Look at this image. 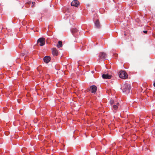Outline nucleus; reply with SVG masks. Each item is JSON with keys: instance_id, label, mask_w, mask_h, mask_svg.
I'll return each mask as SVG.
<instances>
[{"instance_id": "1", "label": "nucleus", "mask_w": 155, "mask_h": 155, "mask_svg": "<svg viewBox=\"0 0 155 155\" xmlns=\"http://www.w3.org/2000/svg\"><path fill=\"white\" fill-rule=\"evenodd\" d=\"M123 92L128 94L130 92L131 89V85L130 84H123L121 87Z\"/></svg>"}, {"instance_id": "2", "label": "nucleus", "mask_w": 155, "mask_h": 155, "mask_svg": "<svg viewBox=\"0 0 155 155\" xmlns=\"http://www.w3.org/2000/svg\"><path fill=\"white\" fill-rule=\"evenodd\" d=\"M119 77L122 79H126L128 78L127 73L124 71H120L119 72Z\"/></svg>"}, {"instance_id": "3", "label": "nucleus", "mask_w": 155, "mask_h": 155, "mask_svg": "<svg viewBox=\"0 0 155 155\" xmlns=\"http://www.w3.org/2000/svg\"><path fill=\"white\" fill-rule=\"evenodd\" d=\"M97 89V87L95 85H93L90 87L89 90L91 93L95 94L96 93Z\"/></svg>"}, {"instance_id": "4", "label": "nucleus", "mask_w": 155, "mask_h": 155, "mask_svg": "<svg viewBox=\"0 0 155 155\" xmlns=\"http://www.w3.org/2000/svg\"><path fill=\"white\" fill-rule=\"evenodd\" d=\"M107 57L106 54L104 52H100L99 53V57L101 59L105 60Z\"/></svg>"}, {"instance_id": "5", "label": "nucleus", "mask_w": 155, "mask_h": 155, "mask_svg": "<svg viewBox=\"0 0 155 155\" xmlns=\"http://www.w3.org/2000/svg\"><path fill=\"white\" fill-rule=\"evenodd\" d=\"M38 42L40 43V45L41 46L44 45L45 43V39L44 38H39L38 40Z\"/></svg>"}, {"instance_id": "6", "label": "nucleus", "mask_w": 155, "mask_h": 155, "mask_svg": "<svg viewBox=\"0 0 155 155\" xmlns=\"http://www.w3.org/2000/svg\"><path fill=\"white\" fill-rule=\"evenodd\" d=\"M79 2L77 0L73 1L71 3V5L72 6H74L77 7L79 5Z\"/></svg>"}, {"instance_id": "7", "label": "nucleus", "mask_w": 155, "mask_h": 155, "mask_svg": "<svg viewBox=\"0 0 155 155\" xmlns=\"http://www.w3.org/2000/svg\"><path fill=\"white\" fill-rule=\"evenodd\" d=\"M111 75H109L108 74H104L102 75V78L104 79H110L111 78Z\"/></svg>"}, {"instance_id": "8", "label": "nucleus", "mask_w": 155, "mask_h": 155, "mask_svg": "<svg viewBox=\"0 0 155 155\" xmlns=\"http://www.w3.org/2000/svg\"><path fill=\"white\" fill-rule=\"evenodd\" d=\"M51 58L49 56H46L43 59L44 61L47 63H48L51 60Z\"/></svg>"}, {"instance_id": "9", "label": "nucleus", "mask_w": 155, "mask_h": 155, "mask_svg": "<svg viewBox=\"0 0 155 155\" xmlns=\"http://www.w3.org/2000/svg\"><path fill=\"white\" fill-rule=\"evenodd\" d=\"M95 25L96 28H100L101 27V24L98 19H97L95 22Z\"/></svg>"}, {"instance_id": "10", "label": "nucleus", "mask_w": 155, "mask_h": 155, "mask_svg": "<svg viewBox=\"0 0 155 155\" xmlns=\"http://www.w3.org/2000/svg\"><path fill=\"white\" fill-rule=\"evenodd\" d=\"M52 53L54 55L57 56L58 54V52L56 48H54L52 50Z\"/></svg>"}, {"instance_id": "11", "label": "nucleus", "mask_w": 155, "mask_h": 155, "mask_svg": "<svg viewBox=\"0 0 155 155\" xmlns=\"http://www.w3.org/2000/svg\"><path fill=\"white\" fill-rule=\"evenodd\" d=\"M62 46V43L61 41H59L58 42V44L57 45V47L59 48L60 47H61Z\"/></svg>"}, {"instance_id": "12", "label": "nucleus", "mask_w": 155, "mask_h": 155, "mask_svg": "<svg viewBox=\"0 0 155 155\" xmlns=\"http://www.w3.org/2000/svg\"><path fill=\"white\" fill-rule=\"evenodd\" d=\"M78 31V30L76 28H73L71 30V32L73 34L77 32Z\"/></svg>"}, {"instance_id": "13", "label": "nucleus", "mask_w": 155, "mask_h": 155, "mask_svg": "<svg viewBox=\"0 0 155 155\" xmlns=\"http://www.w3.org/2000/svg\"><path fill=\"white\" fill-rule=\"evenodd\" d=\"M113 109L114 110H116L117 109V108H118V106H117V105L114 104V105H113Z\"/></svg>"}, {"instance_id": "14", "label": "nucleus", "mask_w": 155, "mask_h": 155, "mask_svg": "<svg viewBox=\"0 0 155 155\" xmlns=\"http://www.w3.org/2000/svg\"><path fill=\"white\" fill-rule=\"evenodd\" d=\"M110 104L111 105L114 104V101L113 100H111L110 101Z\"/></svg>"}, {"instance_id": "15", "label": "nucleus", "mask_w": 155, "mask_h": 155, "mask_svg": "<svg viewBox=\"0 0 155 155\" xmlns=\"http://www.w3.org/2000/svg\"><path fill=\"white\" fill-rule=\"evenodd\" d=\"M19 47L20 48H21L22 47V45L21 44H20L19 45Z\"/></svg>"}, {"instance_id": "16", "label": "nucleus", "mask_w": 155, "mask_h": 155, "mask_svg": "<svg viewBox=\"0 0 155 155\" xmlns=\"http://www.w3.org/2000/svg\"><path fill=\"white\" fill-rule=\"evenodd\" d=\"M143 32L144 33L146 34L147 33V31H143Z\"/></svg>"}, {"instance_id": "17", "label": "nucleus", "mask_w": 155, "mask_h": 155, "mask_svg": "<svg viewBox=\"0 0 155 155\" xmlns=\"http://www.w3.org/2000/svg\"><path fill=\"white\" fill-rule=\"evenodd\" d=\"M116 105H117V106H119V103H116Z\"/></svg>"}, {"instance_id": "18", "label": "nucleus", "mask_w": 155, "mask_h": 155, "mask_svg": "<svg viewBox=\"0 0 155 155\" xmlns=\"http://www.w3.org/2000/svg\"><path fill=\"white\" fill-rule=\"evenodd\" d=\"M153 133H154L155 134V130H153Z\"/></svg>"}, {"instance_id": "19", "label": "nucleus", "mask_w": 155, "mask_h": 155, "mask_svg": "<svg viewBox=\"0 0 155 155\" xmlns=\"http://www.w3.org/2000/svg\"><path fill=\"white\" fill-rule=\"evenodd\" d=\"M35 2H32V4L33 5H34V4H35Z\"/></svg>"}, {"instance_id": "20", "label": "nucleus", "mask_w": 155, "mask_h": 155, "mask_svg": "<svg viewBox=\"0 0 155 155\" xmlns=\"http://www.w3.org/2000/svg\"><path fill=\"white\" fill-rule=\"evenodd\" d=\"M21 110H20V111H21ZM20 114H22V113H21V112H20Z\"/></svg>"}]
</instances>
